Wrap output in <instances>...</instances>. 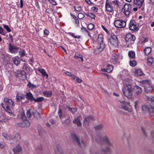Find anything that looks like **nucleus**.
Masks as SVG:
<instances>
[{"label": "nucleus", "instance_id": "f257e3e1", "mask_svg": "<svg viewBox=\"0 0 154 154\" xmlns=\"http://www.w3.org/2000/svg\"><path fill=\"white\" fill-rule=\"evenodd\" d=\"M14 105V102L11 99H9L7 98H5L4 103H1L2 106L3 108L11 116H15V114L13 112L11 107Z\"/></svg>", "mask_w": 154, "mask_h": 154}, {"label": "nucleus", "instance_id": "f03ea898", "mask_svg": "<svg viewBox=\"0 0 154 154\" xmlns=\"http://www.w3.org/2000/svg\"><path fill=\"white\" fill-rule=\"evenodd\" d=\"M134 88L130 84H126L124 85L122 89L123 92L125 97L128 98H131L133 95Z\"/></svg>", "mask_w": 154, "mask_h": 154}, {"label": "nucleus", "instance_id": "7ed1b4c3", "mask_svg": "<svg viewBox=\"0 0 154 154\" xmlns=\"http://www.w3.org/2000/svg\"><path fill=\"white\" fill-rule=\"evenodd\" d=\"M96 141L98 143H101L103 141H105L107 144L111 146H112V143L110 141L109 139L106 136H105L103 137L102 138L100 135H97L96 137Z\"/></svg>", "mask_w": 154, "mask_h": 154}, {"label": "nucleus", "instance_id": "20e7f679", "mask_svg": "<svg viewBox=\"0 0 154 154\" xmlns=\"http://www.w3.org/2000/svg\"><path fill=\"white\" fill-rule=\"evenodd\" d=\"M143 84L146 93H149L152 92L153 89L150 81L148 80H145L143 82Z\"/></svg>", "mask_w": 154, "mask_h": 154}, {"label": "nucleus", "instance_id": "39448f33", "mask_svg": "<svg viewBox=\"0 0 154 154\" xmlns=\"http://www.w3.org/2000/svg\"><path fill=\"white\" fill-rule=\"evenodd\" d=\"M135 39V37L134 35L131 33H128L126 35L125 41L128 45L133 44Z\"/></svg>", "mask_w": 154, "mask_h": 154}, {"label": "nucleus", "instance_id": "423d86ee", "mask_svg": "<svg viewBox=\"0 0 154 154\" xmlns=\"http://www.w3.org/2000/svg\"><path fill=\"white\" fill-rule=\"evenodd\" d=\"M97 40L99 44L97 47L102 51L105 47V45L103 42V38L102 35H98Z\"/></svg>", "mask_w": 154, "mask_h": 154}, {"label": "nucleus", "instance_id": "0eeeda50", "mask_svg": "<svg viewBox=\"0 0 154 154\" xmlns=\"http://www.w3.org/2000/svg\"><path fill=\"white\" fill-rule=\"evenodd\" d=\"M58 113L60 119L61 120L62 123L66 125H68L70 122V116H69L66 119H63L64 117L62 118V110L61 109H59Z\"/></svg>", "mask_w": 154, "mask_h": 154}, {"label": "nucleus", "instance_id": "6e6552de", "mask_svg": "<svg viewBox=\"0 0 154 154\" xmlns=\"http://www.w3.org/2000/svg\"><path fill=\"white\" fill-rule=\"evenodd\" d=\"M114 24L115 26L117 28H123L125 26L126 23L124 20H117L115 21Z\"/></svg>", "mask_w": 154, "mask_h": 154}, {"label": "nucleus", "instance_id": "1a4fd4ad", "mask_svg": "<svg viewBox=\"0 0 154 154\" xmlns=\"http://www.w3.org/2000/svg\"><path fill=\"white\" fill-rule=\"evenodd\" d=\"M110 44L112 45L115 47L118 46L119 45V42L117 36L115 35L111 36L109 39Z\"/></svg>", "mask_w": 154, "mask_h": 154}, {"label": "nucleus", "instance_id": "9d476101", "mask_svg": "<svg viewBox=\"0 0 154 154\" xmlns=\"http://www.w3.org/2000/svg\"><path fill=\"white\" fill-rule=\"evenodd\" d=\"M131 5L130 4H125L122 9L123 13L127 16L129 15L131 12Z\"/></svg>", "mask_w": 154, "mask_h": 154}, {"label": "nucleus", "instance_id": "9b49d317", "mask_svg": "<svg viewBox=\"0 0 154 154\" xmlns=\"http://www.w3.org/2000/svg\"><path fill=\"white\" fill-rule=\"evenodd\" d=\"M129 28L131 30L137 31L138 29L136 26V22L134 20L130 21Z\"/></svg>", "mask_w": 154, "mask_h": 154}, {"label": "nucleus", "instance_id": "f8f14e48", "mask_svg": "<svg viewBox=\"0 0 154 154\" xmlns=\"http://www.w3.org/2000/svg\"><path fill=\"white\" fill-rule=\"evenodd\" d=\"M119 55L115 54H112L111 56L112 61L114 64H117L119 63Z\"/></svg>", "mask_w": 154, "mask_h": 154}, {"label": "nucleus", "instance_id": "ddd939ff", "mask_svg": "<svg viewBox=\"0 0 154 154\" xmlns=\"http://www.w3.org/2000/svg\"><path fill=\"white\" fill-rule=\"evenodd\" d=\"M17 75L20 79L22 80H24L26 78V73L24 70L18 71L17 72Z\"/></svg>", "mask_w": 154, "mask_h": 154}, {"label": "nucleus", "instance_id": "4468645a", "mask_svg": "<svg viewBox=\"0 0 154 154\" xmlns=\"http://www.w3.org/2000/svg\"><path fill=\"white\" fill-rule=\"evenodd\" d=\"M30 122L29 120H26L20 123H18L17 124V126L22 127L28 128L30 126Z\"/></svg>", "mask_w": 154, "mask_h": 154}, {"label": "nucleus", "instance_id": "2eb2a0df", "mask_svg": "<svg viewBox=\"0 0 154 154\" xmlns=\"http://www.w3.org/2000/svg\"><path fill=\"white\" fill-rule=\"evenodd\" d=\"M112 5L110 3L106 1L105 4V7L107 11L109 12H112L113 11Z\"/></svg>", "mask_w": 154, "mask_h": 154}, {"label": "nucleus", "instance_id": "dca6fc26", "mask_svg": "<svg viewBox=\"0 0 154 154\" xmlns=\"http://www.w3.org/2000/svg\"><path fill=\"white\" fill-rule=\"evenodd\" d=\"M8 47L9 51L12 53L17 52L18 48L16 47L15 46L12 45L11 44H10L9 45Z\"/></svg>", "mask_w": 154, "mask_h": 154}, {"label": "nucleus", "instance_id": "f3484780", "mask_svg": "<svg viewBox=\"0 0 154 154\" xmlns=\"http://www.w3.org/2000/svg\"><path fill=\"white\" fill-rule=\"evenodd\" d=\"M94 121L93 117L90 116L87 117L84 120V124L85 125H88L89 122Z\"/></svg>", "mask_w": 154, "mask_h": 154}, {"label": "nucleus", "instance_id": "a211bd4d", "mask_svg": "<svg viewBox=\"0 0 154 154\" xmlns=\"http://www.w3.org/2000/svg\"><path fill=\"white\" fill-rule=\"evenodd\" d=\"M16 100L17 102H20L21 100L24 99L25 98V95L24 94H20L17 93L16 96Z\"/></svg>", "mask_w": 154, "mask_h": 154}, {"label": "nucleus", "instance_id": "6ab92c4d", "mask_svg": "<svg viewBox=\"0 0 154 154\" xmlns=\"http://www.w3.org/2000/svg\"><path fill=\"white\" fill-rule=\"evenodd\" d=\"M124 103L125 102H124V104L120 105L119 107L122 109H124L125 111H126L129 112H132V109L127 106H126L124 105Z\"/></svg>", "mask_w": 154, "mask_h": 154}, {"label": "nucleus", "instance_id": "aec40b11", "mask_svg": "<svg viewBox=\"0 0 154 154\" xmlns=\"http://www.w3.org/2000/svg\"><path fill=\"white\" fill-rule=\"evenodd\" d=\"M134 88L135 93L137 95L140 94L143 91L142 89L138 86H135Z\"/></svg>", "mask_w": 154, "mask_h": 154}, {"label": "nucleus", "instance_id": "412c9836", "mask_svg": "<svg viewBox=\"0 0 154 154\" xmlns=\"http://www.w3.org/2000/svg\"><path fill=\"white\" fill-rule=\"evenodd\" d=\"M71 137L79 145L82 146L81 145L79 139L76 134H72L71 135Z\"/></svg>", "mask_w": 154, "mask_h": 154}, {"label": "nucleus", "instance_id": "4be33fe9", "mask_svg": "<svg viewBox=\"0 0 154 154\" xmlns=\"http://www.w3.org/2000/svg\"><path fill=\"white\" fill-rule=\"evenodd\" d=\"M22 148L21 146L18 145L14 147L13 149L14 152L15 153H17L22 151Z\"/></svg>", "mask_w": 154, "mask_h": 154}, {"label": "nucleus", "instance_id": "5701e85b", "mask_svg": "<svg viewBox=\"0 0 154 154\" xmlns=\"http://www.w3.org/2000/svg\"><path fill=\"white\" fill-rule=\"evenodd\" d=\"M144 0H134V4L139 6V8L141 7L143 4Z\"/></svg>", "mask_w": 154, "mask_h": 154}, {"label": "nucleus", "instance_id": "b1692460", "mask_svg": "<svg viewBox=\"0 0 154 154\" xmlns=\"http://www.w3.org/2000/svg\"><path fill=\"white\" fill-rule=\"evenodd\" d=\"M26 98L27 100L32 102L34 100V98L33 97L32 94L31 93H28L25 95Z\"/></svg>", "mask_w": 154, "mask_h": 154}, {"label": "nucleus", "instance_id": "393cba45", "mask_svg": "<svg viewBox=\"0 0 154 154\" xmlns=\"http://www.w3.org/2000/svg\"><path fill=\"white\" fill-rule=\"evenodd\" d=\"M22 69L25 70L27 73H29L30 71V67L29 66L28 64L26 63L23 64Z\"/></svg>", "mask_w": 154, "mask_h": 154}, {"label": "nucleus", "instance_id": "a878e982", "mask_svg": "<svg viewBox=\"0 0 154 154\" xmlns=\"http://www.w3.org/2000/svg\"><path fill=\"white\" fill-rule=\"evenodd\" d=\"M151 51L152 48L151 47H147L144 49L143 52L146 55H148L150 53Z\"/></svg>", "mask_w": 154, "mask_h": 154}, {"label": "nucleus", "instance_id": "bb28decb", "mask_svg": "<svg viewBox=\"0 0 154 154\" xmlns=\"http://www.w3.org/2000/svg\"><path fill=\"white\" fill-rule=\"evenodd\" d=\"M113 69V67L112 65H108L106 67V72L108 73H110L112 72Z\"/></svg>", "mask_w": 154, "mask_h": 154}, {"label": "nucleus", "instance_id": "cd10ccee", "mask_svg": "<svg viewBox=\"0 0 154 154\" xmlns=\"http://www.w3.org/2000/svg\"><path fill=\"white\" fill-rule=\"evenodd\" d=\"M13 62L14 64L17 66L20 63V59L18 57H15L13 58Z\"/></svg>", "mask_w": 154, "mask_h": 154}, {"label": "nucleus", "instance_id": "c85d7f7f", "mask_svg": "<svg viewBox=\"0 0 154 154\" xmlns=\"http://www.w3.org/2000/svg\"><path fill=\"white\" fill-rule=\"evenodd\" d=\"M73 123L74 124H77L78 126L80 127L82 125V124L80 121L79 118H77L74 120Z\"/></svg>", "mask_w": 154, "mask_h": 154}, {"label": "nucleus", "instance_id": "c756f323", "mask_svg": "<svg viewBox=\"0 0 154 154\" xmlns=\"http://www.w3.org/2000/svg\"><path fill=\"white\" fill-rule=\"evenodd\" d=\"M129 57L132 59H134L135 56V53L133 51H129L128 52Z\"/></svg>", "mask_w": 154, "mask_h": 154}, {"label": "nucleus", "instance_id": "7c9ffc66", "mask_svg": "<svg viewBox=\"0 0 154 154\" xmlns=\"http://www.w3.org/2000/svg\"><path fill=\"white\" fill-rule=\"evenodd\" d=\"M38 71L40 72L42 75L44 77H46V78H48V75L46 73L45 70L42 69H38Z\"/></svg>", "mask_w": 154, "mask_h": 154}, {"label": "nucleus", "instance_id": "2f4dec72", "mask_svg": "<svg viewBox=\"0 0 154 154\" xmlns=\"http://www.w3.org/2000/svg\"><path fill=\"white\" fill-rule=\"evenodd\" d=\"M21 138L20 136L19 133H17L15 134V135H11V139H16L17 140H20Z\"/></svg>", "mask_w": 154, "mask_h": 154}, {"label": "nucleus", "instance_id": "473e14b6", "mask_svg": "<svg viewBox=\"0 0 154 154\" xmlns=\"http://www.w3.org/2000/svg\"><path fill=\"white\" fill-rule=\"evenodd\" d=\"M147 64L149 65H151L154 62V59L152 57H149L147 59Z\"/></svg>", "mask_w": 154, "mask_h": 154}, {"label": "nucleus", "instance_id": "72a5a7b5", "mask_svg": "<svg viewBox=\"0 0 154 154\" xmlns=\"http://www.w3.org/2000/svg\"><path fill=\"white\" fill-rule=\"evenodd\" d=\"M32 114L36 119H38L40 118V114L37 111L35 110L33 112Z\"/></svg>", "mask_w": 154, "mask_h": 154}, {"label": "nucleus", "instance_id": "f704fd0d", "mask_svg": "<svg viewBox=\"0 0 154 154\" xmlns=\"http://www.w3.org/2000/svg\"><path fill=\"white\" fill-rule=\"evenodd\" d=\"M43 94L44 95L48 97H50L51 96L52 93L51 91H46L43 92Z\"/></svg>", "mask_w": 154, "mask_h": 154}, {"label": "nucleus", "instance_id": "c9c22d12", "mask_svg": "<svg viewBox=\"0 0 154 154\" xmlns=\"http://www.w3.org/2000/svg\"><path fill=\"white\" fill-rule=\"evenodd\" d=\"M135 74L136 75L138 76L142 75L143 73L142 70L140 69H136L135 70Z\"/></svg>", "mask_w": 154, "mask_h": 154}, {"label": "nucleus", "instance_id": "e433bc0d", "mask_svg": "<svg viewBox=\"0 0 154 154\" xmlns=\"http://www.w3.org/2000/svg\"><path fill=\"white\" fill-rule=\"evenodd\" d=\"M88 17H90V18L94 19L95 17V15L92 13H84Z\"/></svg>", "mask_w": 154, "mask_h": 154}, {"label": "nucleus", "instance_id": "4c0bfd02", "mask_svg": "<svg viewBox=\"0 0 154 154\" xmlns=\"http://www.w3.org/2000/svg\"><path fill=\"white\" fill-rule=\"evenodd\" d=\"M44 100V98L43 97H41L37 98L36 99L34 98V101L35 102H40L43 101Z\"/></svg>", "mask_w": 154, "mask_h": 154}, {"label": "nucleus", "instance_id": "58836bf2", "mask_svg": "<svg viewBox=\"0 0 154 154\" xmlns=\"http://www.w3.org/2000/svg\"><path fill=\"white\" fill-rule=\"evenodd\" d=\"M72 79L73 80H76V81L79 83H81L82 81L81 79L79 78L75 75H73V77Z\"/></svg>", "mask_w": 154, "mask_h": 154}, {"label": "nucleus", "instance_id": "ea45409f", "mask_svg": "<svg viewBox=\"0 0 154 154\" xmlns=\"http://www.w3.org/2000/svg\"><path fill=\"white\" fill-rule=\"evenodd\" d=\"M67 108H68V110H70L71 111V112L73 113H75L77 111V109L76 108H72L69 106H68Z\"/></svg>", "mask_w": 154, "mask_h": 154}, {"label": "nucleus", "instance_id": "a19ab883", "mask_svg": "<svg viewBox=\"0 0 154 154\" xmlns=\"http://www.w3.org/2000/svg\"><path fill=\"white\" fill-rule=\"evenodd\" d=\"M129 64L131 66L134 67L137 65V62L135 60H133L129 61Z\"/></svg>", "mask_w": 154, "mask_h": 154}, {"label": "nucleus", "instance_id": "79ce46f5", "mask_svg": "<svg viewBox=\"0 0 154 154\" xmlns=\"http://www.w3.org/2000/svg\"><path fill=\"white\" fill-rule=\"evenodd\" d=\"M2 135L4 137L7 139V140H11V135L8 136L5 133H3L2 134Z\"/></svg>", "mask_w": 154, "mask_h": 154}, {"label": "nucleus", "instance_id": "37998d69", "mask_svg": "<svg viewBox=\"0 0 154 154\" xmlns=\"http://www.w3.org/2000/svg\"><path fill=\"white\" fill-rule=\"evenodd\" d=\"M64 73L66 75H67L71 77V79H72V78L73 77V75H74V74L72 73L71 72L67 71L64 72Z\"/></svg>", "mask_w": 154, "mask_h": 154}, {"label": "nucleus", "instance_id": "c03bdc74", "mask_svg": "<svg viewBox=\"0 0 154 154\" xmlns=\"http://www.w3.org/2000/svg\"><path fill=\"white\" fill-rule=\"evenodd\" d=\"M62 150L59 149L58 146H57L55 149V152L56 154H61Z\"/></svg>", "mask_w": 154, "mask_h": 154}, {"label": "nucleus", "instance_id": "a18cd8bd", "mask_svg": "<svg viewBox=\"0 0 154 154\" xmlns=\"http://www.w3.org/2000/svg\"><path fill=\"white\" fill-rule=\"evenodd\" d=\"M148 110L150 112L154 113V104H151V107L148 109Z\"/></svg>", "mask_w": 154, "mask_h": 154}, {"label": "nucleus", "instance_id": "49530a36", "mask_svg": "<svg viewBox=\"0 0 154 154\" xmlns=\"http://www.w3.org/2000/svg\"><path fill=\"white\" fill-rule=\"evenodd\" d=\"M101 52H102L97 47V48L94 50V53L95 54H97Z\"/></svg>", "mask_w": 154, "mask_h": 154}, {"label": "nucleus", "instance_id": "de8ad7c7", "mask_svg": "<svg viewBox=\"0 0 154 154\" xmlns=\"http://www.w3.org/2000/svg\"><path fill=\"white\" fill-rule=\"evenodd\" d=\"M32 112H31L30 109H29L27 110L26 112V115L29 118H31L32 114Z\"/></svg>", "mask_w": 154, "mask_h": 154}, {"label": "nucleus", "instance_id": "09e8293b", "mask_svg": "<svg viewBox=\"0 0 154 154\" xmlns=\"http://www.w3.org/2000/svg\"><path fill=\"white\" fill-rule=\"evenodd\" d=\"M148 100L149 101L151 102L150 103V105H151L152 103L154 104V97L150 96L148 98Z\"/></svg>", "mask_w": 154, "mask_h": 154}, {"label": "nucleus", "instance_id": "8fccbe9b", "mask_svg": "<svg viewBox=\"0 0 154 154\" xmlns=\"http://www.w3.org/2000/svg\"><path fill=\"white\" fill-rule=\"evenodd\" d=\"M74 8L76 11L78 12H80L81 11L82 9L81 7L78 5L75 6L74 7Z\"/></svg>", "mask_w": 154, "mask_h": 154}, {"label": "nucleus", "instance_id": "3c124183", "mask_svg": "<svg viewBox=\"0 0 154 154\" xmlns=\"http://www.w3.org/2000/svg\"><path fill=\"white\" fill-rule=\"evenodd\" d=\"M102 150L104 152H109L110 151L109 148L107 147L102 149Z\"/></svg>", "mask_w": 154, "mask_h": 154}, {"label": "nucleus", "instance_id": "603ef678", "mask_svg": "<svg viewBox=\"0 0 154 154\" xmlns=\"http://www.w3.org/2000/svg\"><path fill=\"white\" fill-rule=\"evenodd\" d=\"M94 27V25L93 23H90L87 26V28L88 29L92 30Z\"/></svg>", "mask_w": 154, "mask_h": 154}, {"label": "nucleus", "instance_id": "864d4df0", "mask_svg": "<svg viewBox=\"0 0 154 154\" xmlns=\"http://www.w3.org/2000/svg\"><path fill=\"white\" fill-rule=\"evenodd\" d=\"M103 128V126L101 125H98L94 127V128L96 130H100Z\"/></svg>", "mask_w": 154, "mask_h": 154}, {"label": "nucleus", "instance_id": "5fc2aeb1", "mask_svg": "<svg viewBox=\"0 0 154 154\" xmlns=\"http://www.w3.org/2000/svg\"><path fill=\"white\" fill-rule=\"evenodd\" d=\"M112 5L116 6V7H119L118 2L117 1H112L110 3Z\"/></svg>", "mask_w": 154, "mask_h": 154}, {"label": "nucleus", "instance_id": "6e6d98bb", "mask_svg": "<svg viewBox=\"0 0 154 154\" xmlns=\"http://www.w3.org/2000/svg\"><path fill=\"white\" fill-rule=\"evenodd\" d=\"M78 17L79 19H82L85 17V15L82 13H79L78 15Z\"/></svg>", "mask_w": 154, "mask_h": 154}, {"label": "nucleus", "instance_id": "4d7b16f0", "mask_svg": "<svg viewBox=\"0 0 154 154\" xmlns=\"http://www.w3.org/2000/svg\"><path fill=\"white\" fill-rule=\"evenodd\" d=\"M68 34H69L72 37H73L74 38H80V35H77V36H75L74 35V34L72 32H69L68 33Z\"/></svg>", "mask_w": 154, "mask_h": 154}, {"label": "nucleus", "instance_id": "13d9d810", "mask_svg": "<svg viewBox=\"0 0 154 154\" xmlns=\"http://www.w3.org/2000/svg\"><path fill=\"white\" fill-rule=\"evenodd\" d=\"M19 54L21 57H23L25 55V52L24 50H22L19 51Z\"/></svg>", "mask_w": 154, "mask_h": 154}, {"label": "nucleus", "instance_id": "bf43d9fd", "mask_svg": "<svg viewBox=\"0 0 154 154\" xmlns=\"http://www.w3.org/2000/svg\"><path fill=\"white\" fill-rule=\"evenodd\" d=\"M3 27L5 29L7 30V31L8 32H11V30L8 25H3Z\"/></svg>", "mask_w": 154, "mask_h": 154}, {"label": "nucleus", "instance_id": "052dcab7", "mask_svg": "<svg viewBox=\"0 0 154 154\" xmlns=\"http://www.w3.org/2000/svg\"><path fill=\"white\" fill-rule=\"evenodd\" d=\"M141 42H147L148 41L147 38V37H143L141 38Z\"/></svg>", "mask_w": 154, "mask_h": 154}, {"label": "nucleus", "instance_id": "680f3d73", "mask_svg": "<svg viewBox=\"0 0 154 154\" xmlns=\"http://www.w3.org/2000/svg\"><path fill=\"white\" fill-rule=\"evenodd\" d=\"M82 55H80L78 53H76L75 55L74 56V58H80Z\"/></svg>", "mask_w": 154, "mask_h": 154}, {"label": "nucleus", "instance_id": "e2e57ef3", "mask_svg": "<svg viewBox=\"0 0 154 154\" xmlns=\"http://www.w3.org/2000/svg\"><path fill=\"white\" fill-rule=\"evenodd\" d=\"M142 109L143 110L145 111L148 110L147 107L146 105H143L142 106Z\"/></svg>", "mask_w": 154, "mask_h": 154}, {"label": "nucleus", "instance_id": "0e129e2a", "mask_svg": "<svg viewBox=\"0 0 154 154\" xmlns=\"http://www.w3.org/2000/svg\"><path fill=\"white\" fill-rule=\"evenodd\" d=\"M48 1L53 5H57V3L54 0H48Z\"/></svg>", "mask_w": 154, "mask_h": 154}, {"label": "nucleus", "instance_id": "69168bd1", "mask_svg": "<svg viewBox=\"0 0 154 154\" xmlns=\"http://www.w3.org/2000/svg\"><path fill=\"white\" fill-rule=\"evenodd\" d=\"M0 33L2 34V35H5V33L3 32V28L0 27Z\"/></svg>", "mask_w": 154, "mask_h": 154}, {"label": "nucleus", "instance_id": "338daca9", "mask_svg": "<svg viewBox=\"0 0 154 154\" xmlns=\"http://www.w3.org/2000/svg\"><path fill=\"white\" fill-rule=\"evenodd\" d=\"M5 146V143L3 142L0 144V147L2 149L4 148Z\"/></svg>", "mask_w": 154, "mask_h": 154}, {"label": "nucleus", "instance_id": "774afa93", "mask_svg": "<svg viewBox=\"0 0 154 154\" xmlns=\"http://www.w3.org/2000/svg\"><path fill=\"white\" fill-rule=\"evenodd\" d=\"M44 34L46 35H48L49 34V31L46 29H45L44 31Z\"/></svg>", "mask_w": 154, "mask_h": 154}]
</instances>
